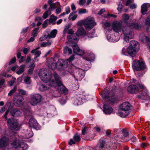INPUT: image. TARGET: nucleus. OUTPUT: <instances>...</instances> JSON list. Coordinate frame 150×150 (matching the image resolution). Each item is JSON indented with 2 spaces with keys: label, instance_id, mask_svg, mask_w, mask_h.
<instances>
[{
  "label": "nucleus",
  "instance_id": "obj_38",
  "mask_svg": "<svg viewBox=\"0 0 150 150\" xmlns=\"http://www.w3.org/2000/svg\"><path fill=\"white\" fill-rule=\"evenodd\" d=\"M77 15L75 14V12H73L70 14L69 17V20H72L73 21L76 18Z\"/></svg>",
  "mask_w": 150,
  "mask_h": 150
},
{
  "label": "nucleus",
  "instance_id": "obj_35",
  "mask_svg": "<svg viewBox=\"0 0 150 150\" xmlns=\"http://www.w3.org/2000/svg\"><path fill=\"white\" fill-rule=\"evenodd\" d=\"M134 1V0H127V2L125 4L126 6H127L129 5H130L129 6L130 7V8L132 9H134L136 8V5L134 4H132V5H131V4Z\"/></svg>",
  "mask_w": 150,
  "mask_h": 150
},
{
  "label": "nucleus",
  "instance_id": "obj_12",
  "mask_svg": "<svg viewBox=\"0 0 150 150\" xmlns=\"http://www.w3.org/2000/svg\"><path fill=\"white\" fill-rule=\"evenodd\" d=\"M129 47L133 52V54L135 55L137 52L140 49V45L137 42L134 40H132L130 42V45Z\"/></svg>",
  "mask_w": 150,
  "mask_h": 150
},
{
  "label": "nucleus",
  "instance_id": "obj_17",
  "mask_svg": "<svg viewBox=\"0 0 150 150\" xmlns=\"http://www.w3.org/2000/svg\"><path fill=\"white\" fill-rule=\"evenodd\" d=\"M138 88L135 85H131L128 86L127 89V91L132 93H136L138 91Z\"/></svg>",
  "mask_w": 150,
  "mask_h": 150
},
{
  "label": "nucleus",
  "instance_id": "obj_30",
  "mask_svg": "<svg viewBox=\"0 0 150 150\" xmlns=\"http://www.w3.org/2000/svg\"><path fill=\"white\" fill-rule=\"evenodd\" d=\"M145 24L149 26L147 28L146 32L148 35H150V16H149L145 20Z\"/></svg>",
  "mask_w": 150,
  "mask_h": 150
},
{
  "label": "nucleus",
  "instance_id": "obj_43",
  "mask_svg": "<svg viewBox=\"0 0 150 150\" xmlns=\"http://www.w3.org/2000/svg\"><path fill=\"white\" fill-rule=\"evenodd\" d=\"M56 3L58 5V6L59 7L56 9V13L57 14H59L62 11V9H61V7L62 6L60 5V3L59 2H56Z\"/></svg>",
  "mask_w": 150,
  "mask_h": 150
},
{
  "label": "nucleus",
  "instance_id": "obj_2",
  "mask_svg": "<svg viewBox=\"0 0 150 150\" xmlns=\"http://www.w3.org/2000/svg\"><path fill=\"white\" fill-rule=\"evenodd\" d=\"M48 67L52 69H55L58 65L57 68L58 70L64 69L67 66V64L66 61L60 59L58 60L57 64L56 61L53 58H50L48 60Z\"/></svg>",
  "mask_w": 150,
  "mask_h": 150
},
{
  "label": "nucleus",
  "instance_id": "obj_58",
  "mask_svg": "<svg viewBox=\"0 0 150 150\" xmlns=\"http://www.w3.org/2000/svg\"><path fill=\"white\" fill-rule=\"evenodd\" d=\"M122 3L121 2H120L118 5V7L117 8V9L118 11H120L122 9Z\"/></svg>",
  "mask_w": 150,
  "mask_h": 150
},
{
  "label": "nucleus",
  "instance_id": "obj_46",
  "mask_svg": "<svg viewBox=\"0 0 150 150\" xmlns=\"http://www.w3.org/2000/svg\"><path fill=\"white\" fill-rule=\"evenodd\" d=\"M58 6V5L56 3H53L52 4L50 5V7L49 8L48 10L50 11H51L52 9H54L56 8V6Z\"/></svg>",
  "mask_w": 150,
  "mask_h": 150
},
{
  "label": "nucleus",
  "instance_id": "obj_22",
  "mask_svg": "<svg viewBox=\"0 0 150 150\" xmlns=\"http://www.w3.org/2000/svg\"><path fill=\"white\" fill-rule=\"evenodd\" d=\"M149 8L150 10V4L149 3H144L141 6V12L142 14L143 15L146 14V12Z\"/></svg>",
  "mask_w": 150,
  "mask_h": 150
},
{
  "label": "nucleus",
  "instance_id": "obj_40",
  "mask_svg": "<svg viewBox=\"0 0 150 150\" xmlns=\"http://www.w3.org/2000/svg\"><path fill=\"white\" fill-rule=\"evenodd\" d=\"M50 87L47 88V86H45L44 85H39V89L40 91H46L49 89Z\"/></svg>",
  "mask_w": 150,
  "mask_h": 150
},
{
  "label": "nucleus",
  "instance_id": "obj_64",
  "mask_svg": "<svg viewBox=\"0 0 150 150\" xmlns=\"http://www.w3.org/2000/svg\"><path fill=\"white\" fill-rule=\"evenodd\" d=\"M5 80L4 79H1L0 81V88H1L2 87L4 83Z\"/></svg>",
  "mask_w": 150,
  "mask_h": 150
},
{
  "label": "nucleus",
  "instance_id": "obj_3",
  "mask_svg": "<svg viewBox=\"0 0 150 150\" xmlns=\"http://www.w3.org/2000/svg\"><path fill=\"white\" fill-rule=\"evenodd\" d=\"M54 76L55 80V81H52L50 82V85L54 88H55L57 86H61V88H60L61 92L64 94H68V90L63 85L61 78L60 77L59 75L57 73H54Z\"/></svg>",
  "mask_w": 150,
  "mask_h": 150
},
{
  "label": "nucleus",
  "instance_id": "obj_27",
  "mask_svg": "<svg viewBox=\"0 0 150 150\" xmlns=\"http://www.w3.org/2000/svg\"><path fill=\"white\" fill-rule=\"evenodd\" d=\"M129 111L126 110H120L118 112V115L122 117H125L129 114Z\"/></svg>",
  "mask_w": 150,
  "mask_h": 150
},
{
  "label": "nucleus",
  "instance_id": "obj_13",
  "mask_svg": "<svg viewBox=\"0 0 150 150\" xmlns=\"http://www.w3.org/2000/svg\"><path fill=\"white\" fill-rule=\"evenodd\" d=\"M122 21H116L113 22L112 24V29L116 33H119L121 32L122 27Z\"/></svg>",
  "mask_w": 150,
  "mask_h": 150
},
{
  "label": "nucleus",
  "instance_id": "obj_23",
  "mask_svg": "<svg viewBox=\"0 0 150 150\" xmlns=\"http://www.w3.org/2000/svg\"><path fill=\"white\" fill-rule=\"evenodd\" d=\"M29 124L31 127L36 128L38 126V123L36 120L33 118H31L29 120Z\"/></svg>",
  "mask_w": 150,
  "mask_h": 150
},
{
  "label": "nucleus",
  "instance_id": "obj_29",
  "mask_svg": "<svg viewBox=\"0 0 150 150\" xmlns=\"http://www.w3.org/2000/svg\"><path fill=\"white\" fill-rule=\"evenodd\" d=\"M33 135V133L31 129H30L29 130H27L24 135H23V137L26 139H28L32 137Z\"/></svg>",
  "mask_w": 150,
  "mask_h": 150
},
{
  "label": "nucleus",
  "instance_id": "obj_59",
  "mask_svg": "<svg viewBox=\"0 0 150 150\" xmlns=\"http://www.w3.org/2000/svg\"><path fill=\"white\" fill-rule=\"evenodd\" d=\"M16 61V59L15 57H13L12 59L9 62V64L11 65L12 64L14 63Z\"/></svg>",
  "mask_w": 150,
  "mask_h": 150
},
{
  "label": "nucleus",
  "instance_id": "obj_24",
  "mask_svg": "<svg viewBox=\"0 0 150 150\" xmlns=\"http://www.w3.org/2000/svg\"><path fill=\"white\" fill-rule=\"evenodd\" d=\"M86 34V32L84 28L83 27H80L78 28L76 33V35L78 36H80L85 35Z\"/></svg>",
  "mask_w": 150,
  "mask_h": 150
},
{
  "label": "nucleus",
  "instance_id": "obj_56",
  "mask_svg": "<svg viewBox=\"0 0 150 150\" xmlns=\"http://www.w3.org/2000/svg\"><path fill=\"white\" fill-rule=\"evenodd\" d=\"M74 55H72L71 57H70L69 59H67V60L70 62L74 60Z\"/></svg>",
  "mask_w": 150,
  "mask_h": 150
},
{
  "label": "nucleus",
  "instance_id": "obj_36",
  "mask_svg": "<svg viewBox=\"0 0 150 150\" xmlns=\"http://www.w3.org/2000/svg\"><path fill=\"white\" fill-rule=\"evenodd\" d=\"M82 103L81 98L79 97L75 98L74 100V104L75 105H78Z\"/></svg>",
  "mask_w": 150,
  "mask_h": 150
},
{
  "label": "nucleus",
  "instance_id": "obj_32",
  "mask_svg": "<svg viewBox=\"0 0 150 150\" xmlns=\"http://www.w3.org/2000/svg\"><path fill=\"white\" fill-rule=\"evenodd\" d=\"M21 142L18 140H15L13 141L11 143L12 146L15 148H19Z\"/></svg>",
  "mask_w": 150,
  "mask_h": 150
},
{
  "label": "nucleus",
  "instance_id": "obj_8",
  "mask_svg": "<svg viewBox=\"0 0 150 150\" xmlns=\"http://www.w3.org/2000/svg\"><path fill=\"white\" fill-rule=\"evenodd\" d=\"M14 104L17 107H21L24 103V100L22 96L19 95H15L13 98Z\"/></svg>",
  "mask_w": 150,
  "mask_h": 150
},
{
  "label": "nucleus",
  "instance_id": "obj_18",
  "mask_svg": "<svg viewBox=\"0 0 150 150\" xmlns=\"http://www.w3.org/2000/svg\"><path fill=\"white\" fill-rule=\"evenodd\" d=\"M9 139L4 137L0 139V149L6 147L8 144Z\"/></svg>",
  "mask_w": 150,
  "mask_h": 150
},
{
  "label": "nucleus",
  "instance_id": "obj_28",
  "mask_svg": "<svg viewBox=\"0 0 150 150\" xmlns=\"http://www.w3.org/2000/svg\"><path fill=\"white\" fill-rule=\"evenodd\" d=\"M57 32V30L53 29L47 34V37L49 39L54 38L56 36Z\"/></svg>",
  "mask_w": 150,
  "mask_h": 150
},
{
  "label": "nucleus",
  "instance_id": "obj_61",
  "mask_svg": "<svg viewBox=\"0 0 150 150\" xmlns=\"http://www.w3.org/2000/svg\"><path fill=\"white\" fill-rule=\"evenodd\" d=\"M48 20H46L42 24V27L43 28H45L47 25Z\"/></svg>",
  "mask_w": 150,
  "mask_h": 150
},
{
  "label": "nucleus",
  "instance_id": "obj_4",
  "mask_svg": "<svg viewBox=\"0 0 150 150\" xmlns=\"http://www.w3.org/2000/svg\"><path fill=\"white\" fill-rule=\"evenodd\" d=\"M129 26H124L122 28V32L124 35V40L126 42H128L129 39H131L134 37V33L132 30Z\"/></svg>",
  "mask_w": 150,
  "mask_h": 150
},
{
  "label": "nucleus",
  "instance_id": "obj_55",
  "mask_svg": "<svg viewBox=\"0 0 150 150\" xmlns=\"http://www.w3.org/2000/svg\"><path fill=\"white\" fill-rule=\"evenodd\" d=\"M87 129V127L86 126H84L83 128L82 132V134L83 135H85L86 133V131Z\"/></svg>",
  "mask_w": 150,
  "mask_h": 150
},
{
  "label": "nucleus",
  "instance_id": "obj_33",
  "mask_svg": "<svg viewBox=\"0 0 150 150\" xmlns=\"http://www.w3.org/2000/svg\"><path fill=\"white\" fill-rule=\"evenodd\" d=\"M116 37L113 35H112L111 36H107V38L109 42H115L118 41V40L116 39Z\"/></svg>",
  "mask_w": 150,
  "mask_h": 150
},
{
  "label": "nucleus",
  "instance_id": "obj_62",
  "mask_svg": "<svg viewBox=\"0 0 150 150\" xmlns=\"http://www.w3.org/2000/svg\"><path fill=\"white\" fill-rule=\"evenodd\" d=\"M71 35H68L67 36V39L68 40L71 42H72V40H73V39L71 38Z\"/></svg>",
  "mask_w": 150,
  "mask_h": 150
},
{
  "label": "nucleus",
  "instance_id": "obj_45",
  "mask_svg": "<svg viewBox=\"0 0 150 150\" xmlns=\"http://www.w3.org/2000/svg\"><path fill=\"white\" fill-rule=\"evenodd\" d=\"M51 13L50 11L48 10L46 11L43 14L42 16L43 18L44 19L46 18L49 15L51 14Z\"/></svg>",
  "mask_w": 150,
  "mask_h": 150
},
{
  "label": "nucleus",
  "instance_id": "obj_42",
  "mask_svg": "<svg viewBox=\"0 0 150 150\" xmlns=\"http://www.w3.org/2000/svg\"><path fill=\"white\" fill-rule=\"evenodd\" d=\"M24 81L25 83L29 84L30 83L31 80L30 77L26 76L24 78Z\"/></svg>",
  "mask_w": 150,
  "mask_h": 150
},
{
  "label": "nucleus",
  "instance_id": "obj_7",
  "mask_svg": "<svg viewBox=\"0 0 150 150\" xmlns=\"http://www.w3.org/2000/svg\"><path fill=\"white\" fill-rule=\"evenodd\" d=\"M129 17L128 15L126 14H124L122 16V20L126 25H128L130 27L136 29H138L140 28L139 25L136 23H129L128 21L129 19Z\"/></svg>",
  "mask_w": 150,
  "mask_h": 150
},
{
  "label": "nucleus",
  "instance_id": "obj_26",
  "mask_svg": "<svg viewBox=\"0 0 150 150\" xmlns=\"http://www.w3.org/2000/svg\"><path fill=\"white\" fill-rule=\"evenodd\" d=\"M73 139L75 141H74L73 139H71L70 141L69 142V144L71 145L72 144H74L75 142H78L81 140V138L77 134H76L74 135L73 137Z\"/></svg>",
  "mask_w": 150,
  "mask_h": 150
},
{
  "label": "nucleus",
  "instance_id": "obj_37",
  "mask_svg": "<svg viewBox=\"0 0 150 150\" xmlns=\"http://www.w3.org/2000/svg\"><path fill=\"white\" fill-rule=\"evenodd\" d=\"M52 43L51 41H48L47 42H43L42 43L40 44V46L41 47H49Z\"/></svg>",
  "mask_w": 150,
  "mask_h": 150
},
{
  "label": "nucleus",
  "instance_id": "obj_31",
  "mask_svg": "<svg viewBox=\"0 0 150 150\" xmlns=\"http://www.w3.org/2000/svg\"><path fill=\"white\" fill-rule=\"evenodd\" d=\"M104 29L106 31V32H108V33H111L112 31V28L111 27L110 23L108 22L105 23L104 24Z\"/></svg>",
  "mask_w": 150,
  "mask_h": 150
},
{
  "label": "nucleus",
  "instance_id": "obj_25",
  "mask_svg": "<svg viewBox=\"0 0 150 150\" xmlns=\"http://www.w3.org/2000/svg\"><path fill=\"white\" fill-rule=\"evenodd\" d=\"M10 113L13 117H18L21 115V112L17 108H13L11 110Z\"/></svg>",
  "mask_w": 150,
  "mask_h": 150
},
{
  "label": "nucleus",
  "instance_id": "obj_15",
  "mask_svg": "<svg viewBox=\"0 0 150 150\" xmlns=\"http://www.w3.org/2000/svg\"><path fill=\"white\" fill-rule=\"evenodd\" d=\"M72 46L74 52L76 54L80 55H82L84 54V51L80 50L76 43H74V44L72 45Z\"/></svg>",
  "mask_w": 150,
  "mask_h": 150
},
{
  "label": "nucleus",
  "instance_id": "obj_6",
  "mask_svg": "<svg viewBox=\"0 0 150 150\" xmlns=\"http://www.w3.org/2000/svg\"><path fill=\"white\" fill-rule=\"evenodd\" d=\"M42 98V96L39 94H35L30 96L29 102L33 106H35L40 102Z\"/></svg>",
  "mask_w": 150,
  "mask_h": 150
},
{
  "label": "nucleus",
  "instance_id": "obj_19",
  "mask_svg": "<svg viewBox=\"0 0 150 150\" xmlns=\"http://www.w3.org/2000/svg\"><path fill=\"white\" fill-rule=\"evenodd\" d=\"M122 52L123 55H127L128 54L132 57H134L135 56V55L133 54L132 50L129 48V47L127 49L123 48L122 49Z\"/></svg>",
  "mask_w": 150,
  "mask_h": 150
},
{
  "label": "nucleus",
  "instance_id": "obj_41",
  "mask_svg": "<svg viewBox=\"0 0 150 150\" xmlns=\"http://www.w3.org/2000/svg\"><path fill=\"white\" fill-rule=\"evenodd\" d=\"M39 29V27H38L37 28H34L33 30V32L32 33V35L34 37H35L38 35V32Z\"/></svg>",
  "mask_w": 150,
  "mask_h": 150
},
{
  "label": "nucleus",
  "instance_id": "obj_49",
  "mask_svg": "<svg viewBox=\"0 0 150 150\" xmlns=\"http://www.w3.org/2000/svg\"><path fill=\"white\" fill-rule=\"evenodd\" d=\"M35 66V65L33 64H32L30 67V68L28 70V72L29 74H31Z\"/></svg>",
  "mask_w": 150,
  "mask_h": 150
},
{
  "label": "nucleus",
  "instance_id": "obj_11",
  "mask_svg": "<svg viewBox=\"0 0 150 150\" xmlns=\"http://www.w3.org/2000/svg\"><path fill=\"white\" fill-rule=\"evenodd\" d=\"M7 124L11 130H18V122L17 120L9 118L7 120Z\"/></svg>",
  "mask_w": 150,
  "mask_h": 150
},
{
  "label": "nucleus",
  "instance_id": "obj_21",
  "mask_svg": "<svg viewBox=\"0 0 150 150\" xmlns=\"http://www.w3.org/2000/svg\"><path fill=\"white\" fill-rule=\"evenodd\" d=\"M131 105L128 102L123 103L121 104L120 107V110H129L130 109Z\"/></svg>",
  "mask_w": 150,
  "mask_h": 150
},
{
  "label": "nucleus",
  "instance_id": "obj_52",
  "mask_svg": "<svg viewBox=\"0 0 150 150\" xmlns=\"http://www.w3.org/2000/svg\"><path fill=\"white\" fill-rule=\"evenodd\" d=\"M94 55L93 54H91L88 56V60H89L90 61H93L94 60Z\"/></svg>",
  "mask_w": 150,
  "mask_h": 150
},
{
  "label": "nucleus",
  "instance_id": "obj_54",
  "mask_svg": "<svg viewBox=\"0 0 150 150\" xmlns=\"http://www.w3.org/2000/svg\"><path fill=\"white\" fill-rule=\"evenodd\" d=\"M47 38H48L47 37V35H45L42 36L39 38V40L40 41H42L46 40Z\"/></svg>",
  "mask_w": 150,
  "mask_h": 150
},
{
  "label": "nucleus",
  "instance_id": "obj_5",
  "mask_svg": "<svg viewBox=\"0 0 150 150\" xmlns=\"http://www.w3.org/2000/svg\"><path fill=\"white\" fill-rule=\"evenodd\" d=\"M83 23L86 30L92 28L96 25L94 18L90 17L87 18L83 21Z\"/></svg>",
  "mask_w": 150,
  "mask_h": 150
},
{
  "label": "nucleus",
  "instance_id": "obj_63",
  "mask_svg": "<svg viewBox=\"0 0 150 150\" xmlns=\"http://www.w3.org/2000/svg\"><path fill=\"white\" fill-rule=\"evenodd\" d=\"M86 0H79V4L81 6H83L85 3Z\"/></svg>",
  "mask_w": 150,
  "mask_h": 150
},
{
  "label": "nucleus",
  "instance_id": "obj_50",
  "mask_svg": "<svg viewBox=\"0 0 150 150\" xmlns=\"http://www.w3.org/2000/svg\"><path fill=\"white\" fill-rule=\"evenodd\" d=\"M105 144V142L104 141L102 140L101 142H100L98 146L101 149H103L104 146Z\"/></svg>",
  "mask_w": 150,
  "mask_h": 150
},
{
  "label": "nucleus",
  "instance_id": "obj_51",
  "mask_svg": "<svg viewBox=\"0 0 150 150\" xmlns=\"http://www.w3.org/2000/svg\"><path fill=\"white\" fill-rule=\"evenodd\" d=\"M57 19V18L54 16L53 15H52L50 16L49 18L50 22H53L56 21Z\"/></svg>",
  "mask_w": 150,
  "mask_h": 150
},
{
  "label": "nucleus",
  "instance_id": "obj_1",
  "mask_svg": "<svg viewBox=\"0 0 150 150\" xmlns=\"http://www.w3.org/2000/svg\"><path fill=\"white\" fill-rule=\"evenodd\" d=\"M54 73L53 76L51 73L49 72L48 70L46 69H43L39 71V75L42 81L45 83L49 82L48 84L49 86L53 87L50 85V83L52 81H55L54 76Z\"/></svg>",
  "mask_w": 150,
  "mask_h": 150
},
{
  "label": "nucleus",
  "instance_id": "obj_44",
  "mask_svg": "<svg viewBox=\"0 0 150 150\" xmlns=\"http://www.w3.org/2000/svg\"><path fill=\"white\" fill-rule=\"evenodd\" d=\"M17 89L16 86H15L9 92L8 94V96H11L16 91Z\"/></svg>",
  "mask_w": 150,
  "mask_h": 150
},
{
  "label": "nucleus",
  "instance_id": "obj_39",
  "mask_svg": "<svg viewBox=\"0 0 150 150\" xmlns=\"http://www.w3.org/2000/svg\"><path fill=\"white\" fill-rule=\"evenodd\" d=\"M25 67V65H22L20 67V68L16 72V73L18 74H22L24 71V69Z\"/></svg>",
  "mask_w": 150,
  "mask_h": 150
},
{
  "label": "nucleus",
  "instance_id": "obj_9",
  "mask_svg": "<svg viewBox=\"0 0 150 150\" xmlns=\"http://www.w3.org/2000/svg\"><path fill=\"white\" fill-rule=\"evenodd\" d=\"M132 68L134 70L140 71L144 69L145 65L144 62L135 60L132 64Z\"/></svg>",
  "mask_w": 150,
  "mask_h": 150
},
{
  "label": "nucleus",
  "instance_id": "obj_57",
  "mask_svg": "<svg viewBox=\"0 0 150 150\" xmlns=\"http://www.w3.org/2000/svg\"><path fill=\"white\" fill-rule=\"evenodd\" d=\"M122 132L124 136L127 137L129 135V133L128 132L125 130H123Z\"/></svg>",
  "mask_w": 150,
  "mask_h": 150
},
{
  "label": "nucleus",
  "instance_id": "obj_48",
  "mask_svg": "<svg viewBox=\"0 0 150 150\" xmlns=\"http://www.w3.org/2000/svg\"><path fill=\"white\" fill-rule=\"evenodd\" d=\"M34 53H35V57L34 59L35 60H36V58L40 56L41 54V52L39 50H36Z\"/></svg>",
  "mask_w": 150,
  "mask_h": 150
},
{
  "label": "nucleus",
  "instance_id": "obj_34",
  "mask_svg": "<svg viewBox=\"0 0 150 150\" xmlns=\"http://www.w3.org/2000/svg\"><path fill=\"white\" fill-rule=\"evenodd\" d=\"M28 149L27 145L25 143L21 142L19 150H26Z\"/></svg>",
  "mask_w": 150,
  "mask_h": 150
},
{
  "label": "nucleus",
  "instance_id": "obj_14",
  "mask_svg": "<svg viewBox=\"0 0 150 150\" xmlns=\"http://www.w3.org/2000/svg\"><path fill=\"white\" fill-rule=\"evenodd\" d=\"M139 39L143 43H146L149 46V48L150 50V38L146 36L143 33L141 34L139 36Z\"/></svg>",
  "mask_w": 150,
  "mask_h": 150
},
{
  "label": "nucleus",
  "instance_id": "obj_20",
  "mask_svg": "<svg viewBox=\"0 0 150 150\" xmlns=\"http://www.w3.org/2000/svg\"><path fill=\"white\" fill-rule=\"evenodd\" d=\"M22 110L24 112L25 117H32L33 115V112H32L30 108L25 107L22 109Z\"/></svg>",
  "mask_w": 150,
  "mask_h": 150
},
{
  "label": "nucleus",
  "instance_id": "obj_60",
  "mask_svg": "<svg viewBox=\"0 0 150 150\" xmlns=\"http://www.w3.org/2000/svg\"><path fill=\"white\" fill-rule=\"evenodd\" d=\"M59 102L62 105L64 104L66 102V101L64 99H60L59 100Z\"/></svg>",
  "mask_w": 150,
  "mask_h": 150
},
{
  "label": "nucleus",
  "instance_id": "obj_47",
  "mask_svg": "<svg viewBox=\"0 0 150 150\" xmlns=\"http://www.w3.org/2000/svg\"><path fill=\"white\" fill-rule=\"evenodd\" d=\"M18 91L20 94L22 95H27V92L21 89H18Z\"/></svg>",
  "mask_w": 150,
  "mask_h": 150
},
{
  "label": "nucleus",
  "instance_id": "obj_10",
  "mask_svg": "<svg viewBox=\"0 0 150 150\" xmlns=\"http://www.w3.org/2000/svg\"><path fill=\"white\" fill-rule=\"evenodd\" d=\"M138 85L139 88L142 89V91L141 94L138 95V97L139 98L145 100L149 99L150 97L148 94L147 91L144 87V85L142 84H139Z\"/></svg>",
  "mask_w": 150,
  "mask_h": 150
},
{
  "label": "nucleus",
  "instance_id": "obj_53",
  "mask_svg": "<svg viewBox=\"0 0 150 150\" xmlns=\"http://www.w3.org/2000/svg\"><path fill=\"white\" fill-rule=\"evenodd\" d=\"M86 12V10L85 9L81 8L79 11L78 13L79 14H81L83 13H84Z\"/></svg>",
  "mask_w": 150,
  "mask_h": 150
},
{
  "label": "nucleus",
  "instance_id": "obj_16",
  "mask_svg": "<svg viewBox=\"0 0 150 150\" xmlns=\"http://www.w3.org/2000/svg\"><path fill=\"white\" fill-rule=\"evenodd\" d=\"M103 111L104 113L107 115L111 114L113 111L112 108L108 104H105L103 106Z\"/></svg>",
  "mask_w": 150,
  "mask_h": 150
}]
</instances>
